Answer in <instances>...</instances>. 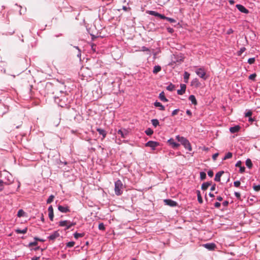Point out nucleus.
Segmentation results:
<instances>
[{
  "instance_id": "052dcab7",
  "label": "nucleus",
  "mask_w": 260,
  "mask_h": 260,
  "mask_svg": "<svg viewBox=\"0 0 260 260\" xmlns=\"http://www.w3.org/2000/svg\"><path fill=\"white\" fill-rule=\"evenodd\" d=\"M148 50H149V49L145 46H143L142 47V51H147Z\"/></svg>"
},
{
  "instance_id": "20e7f679",
  "label": "nucleus",
  "mask_w": 260,
  "mask_h": 260,
  "mask_svg": "<svg viewBox=\"0 0 260 260\" xmlns=\"http://www.w3.org/2000/svg\"><path fill=\"white\" fill-rule=\"evenodd\" d=\"M236 7L237 9L242 13L245 14H248L249 13V11L246 8H245L243 5L240 4H237L236 6Z\"/></svg>"
},
{
  "instance_id": "4c0bfd02",
  "label": "nucleus",
  "mask_w": 260,
  "mask_h": 260,
  "mask_svg": "<svg viewBox=\"0 0 260 260\" xmlns=\"http://www.w3.org/2000/svg\"><path fill=\"white\" fill-rule=\"evenodd\" d=\"M99 229L100 230H102V231H104L105 230V225L103 223H100L99 224Z\"/></svg>"
},
{
  "instance_id": "0e129e2a",
  "label": "nucleus",
  "mask_w": 260,
  "mask_h": 260,
  "mask_svg": "<svg viewBox=\"0 0 260 260\" xmlns=\"http://www.w3.org/2000/svg\"><path fill=\"white\" fill-rule=\"evenodd\" d=\"M222 198L221 197V196H218L217 197V200L218 201H221L222 200Z\"/></svg>"
},
{
  "instance_id": "e433bc0d",
  "label": "nucleus",
  "mask_w": 260,
  "mask_h": 260,
  "mask_svg": "<svg viewBox=\"0 0 260 260\" xmlns=\"http://www.w3.org/2000/svg\"><path fill=\"white\" fill-rule=\"evenodd\" d=\"M253 189L256 191H258L260 190V185H255V184L253 185Z\"/></svg>"
},
{
  "instance_id": "13d9d810",
  "label": "nucleus",
  "mask_w": 260,
  "mask_h": 260,
  "mask_svg": "<svg viewBox=\"0 0 260 260\" xmlns=\"http://www.w3.org/2000/svg\"><path fill=\"white\" fill-rule=\"evenodd\" d=\"M233 31H233V29L230 28L228 30L226 34L228 35H230V34H232L233 32Z\"/></svg>"
},
{
  "instance_id": "5701e85b",
  "label": "nucleus",
  "mask_w": 260,
  "mask_h": 260,
  "mask_svg": "<svg viewBox=\"0 0 260 260\" xmlns=\"http://www.w3.org/2000/svg\"><path fill=\"white\" fill-rule=\"evenodd\" d=\"M159 99L162 102H167L168 100L166 98L164 92H161L159 95Z\"/></svg>"
},
{
  "instance_id": "dca6fc26",
  "label": "nucleus",
  "mask_w": 260,
  "mask_h": 260,
  "mask_svg": "<svg viewBox=\"0 0 260 260\" xmlns=\"http://www.w3.org/2000/svg\"><path fill=\"white\" fill-rule=\"evenodd\" d=\"M70 224V221L69 220H63L60 221L59 222V225L60 226H66L68 227V225Z\"/></svg>"
},
{
  "instance_id": "de8ad7c7",
  "label": "nucleus",
  "mask_w": 260,
  "mask_h": 260,
  "mask_svg": "<svg viewBox=\"0 0 260 260\" xmlns=\"http://www.w3.org/2000/svg\"><path fill=\"white\" fill-rule=\"evenodd\" d=\"M234 194L235 196V197L238 199H240V198H241V194L239 192H235L234 193Z\"/></svg>"
},
{
  "instance_id": "a18cd8bd",
  "label": "nucleus",
  "mask_w": 260,
  "mask_h": 260,
  "mask_svg": "<svg viewBox=\"0 0 260 260\" xmlns=\"http://www.w3.org/2000/svg\"><path fill=\"white\" fill-rule=\"evenodd\" d=\"M118 134L120 135L121 136L122 138H124L125 137H124V132L122 130H121V129H120V130H119L118 131Z\"/></svg>"
},
{
  "instance_id": "9b49d317",
  "label": "nucleus",
  "mask_w": 260,
  "mask_h": 260,
  "mask_svg": "<svg viewBox=\"0 0 260 260\" xmlns=\"http://www.w3.org/2000/svg\"><path fill=\"white\" fill-rule=\"evenodd\" d=\"M241 164H242V162L241 160H238L236 165H235V166L236 167H239L240 169H239V172L241 173H243L245 172V168L244 167H242L241 166Z\"/></svg>"
},
{
  "instance_id": "2f4dec72",
  "label": "nucleus",
  "mask_w": 260,
  "mask_h": 260,
  "mask_svg": "<svg viewBox=\"0 0 260 260\" xmlns=\"http://www.w3.org/2000/svg\"><path fill=\"white\" fill-rule=\"evenodd\" d=\"M200 179L202 180H203L206 178V174L204 172H201L200 173Z\"/></svg>"
},
{
  "instance_id": "09e8293b",
  "label": "nucleus",
  "mask_w": 260,
  "mask_h": 260,
  "mask_svg": "<svg viewBox=\"0 0 260 260\" xmlns=\"http://www.w3.org/2000/svg\"><path fill=\"white\" fill-rule=\"evenodd\" d=\"M207 174H208V175L210 177H212L213 176V172L211 170H209L208 172H207Z\"/></svg>"
},
{
  "instance_id": "69168bd1",
  "label": "nucleus",
  "mask_w": 260,
  "mask_h": 260,
  "mask_svg": "<svg viewBox=\"0 0 260 260\" xmlns=\"http://www.w3.org/2000/svg\"><path fill=\"white\" fill-rule=\"evenodd\" d=\"M179 58H180V62L181 61H182L183 60V59L184 58V57L183 56V55L182 54H181L180 53V56H179Z\"/></svg>"
},
{
  "instance_id": "cd10ccee",
  "label": "nucleus",
  "mask_w": 260,
  "mask_h": 260,
  "mask_svg": "<svg viewBox=\"0 0 260 260\" xmlns=\"http://www.w3.org/2000/svg\"><path fill=\"white\" fill-rule=\"evenodd\" d=\"M151 122H152V125L155 127L157 126H158L159 123L158 120L156 119H153L151 120Z\"/></svg>"
},
{
  "instance_id": "7ed1b4c3",
  "label": "nucleus",
  "mask_w": 260,
  "mask_h": 260,
  "mask_svg": "<svg viewBox=\"0 0 260 260\" xmlns=\"http://www.w3.org/2000/svg\"><path fill=\"white\" fill-rule=\"evenodd\" d=\"M196 74L201 78L203 80L207 79V77L206 76V72L203 68H198L195 71Z\"/></svg>"
},
{
  "instance_id": "9d476101",
  "label": "nucleus",
  "mask_w": 260,
  "mask_h": 260,
  "mask_svg": "<svg viewBox=\"0 0 260 260\" xmlns=\"http://www.w3.org/2000/svg\"><path fill=\"white\" fill-rule=\"evenodd\" d=\"M191 85L194 87L198 88L201 85V83L197 78H194L191 82Z\"/></svg>"
},
{
  "instance_id": "412c9836",
  "label": "nucleus",
  "mask_w": 260,
  "mask_h": 260,
  "mask_svg": "<svg viewBox=\"0 0 260 260\" xmlns=\"http://www.w3.org/2000/svg\"><path fill=\"white\" fill-rule=\"evenodd\" d=\"M197 193L198 201L199 203H200V204L203 203V199H202V196H201V194L200 191V190H197Z\"/></svg>"
},
{
  "instance_id": "c03bdc74",
  "label": "nucleus",
  "mask_w": 260,
  "mask_h": 260,
  "mask_svg": "<svg viewBox=\"0 0 260 260\" xmlns=\"http://www.w3.org/2000/svg\"><path fill=\"white\" fill-rule=\"evenodd\" d=\"M76 225V222H71L70 221V224L67 227L66 230H68L71 228V226Z\"/></svg>"
},
{
  "instance_id": "6e6552de",
  "label": "nucleus",
  "mask_w": 260,
  "mask_h": 260,
  "mask_svg": "<svg viewBox=\"0 0 260 260\" xmlns=\"http://www.w3.org/2000/svg\"><path fill=\"white\" fill-rule=\"evenodd\" d=\"M203 246L209 250H213L215 249L216 245L214 243H211L205 244L203 245Z\"/></svg>"
},
{
  "instance_id": "a878e982",
  "label": "nucleus",
  "mask_w": 260,
  "mask_h": 260,
  "mask_svg": "<svg viewBox=\"0 0 260 260\" xmlns=\"http://www.w3.org/2000/svg\"><path fill=\"white\" fill-rule=\"evenodd\" d=\"M27 231V228H25L23 230H21L20 229H17L15 230V232L17 234H25Z\"/></svg>"
},
{
  "instance_id": "aec40b11",
  "label": "nucleus",
  "mask_w": 260,
  "mask_h": 260,
  "mask_svg": "<svg viewBox=\"0 0 260 260\" xmlns=\"http://www.w3.org/2000/svg\"><path fill=\"white\" fill-rule=\"evenodd\" d=\"M189 100L191 101V103L193 105H197V102L196 97L193 95H190L189 96Z\"/></svg>"
},
{
  "instance_id": "c85d7f7f",
  "label": "nucleus",
  "mask_w": 260,
  "mask_h": 260,
  "mask_svg": "<svg viewBox=\"0 0 260 260\" xmlns=\"http://www.w3.org/2000/svg\"><path fill=\"white\" fill-rule=\"evenodd\" d=\"M233 154L232 152H228L224 157L223 158V160H226L227 159L230 158L232 157Z\"/></svg>"
},
{
  "instance_id": "49530a36",
  "label": "nucleus",
  "mask_w": 260,
  "mask_h": 260,
  "mask_svg": "<svg viewBox=\"0 0 260 260\" xmlns=\"http://www.w3.org/2000/svg\"><path fill=\"white\" fill-rule=\"evenodd\" d=\"M166 20L169 21L171 23H173V22H176V20L175 19L167 17Z\"/></svg>"
},
{
  "instance_id": "338daca9",
  "label": "nucleus",
  "mask_w": 260,
  "mask_h": 260,
  "mask_svg": "<svg viewBox=\"0 0 260 260\" xmlns=\"http://www.w3.org/2000/svg\"><path fill=\"white\" fill-rule=\"evenodd\" d=\"M254 120V119L253 118H252V117H249L248 121L249 122H252Z\"/></svg>"
},
{
  "instance_id": "4be33fe9",
  "label": "nucleus",
  "mask_w": 260,
  "mask_h": 260,
  "mask_svg": "<svg viewBox=\"0 0 260 260\" xmlns=\"http://www.w3.org/2000/svg\"><path fill=\"white\" fill-rule=\"evenodd\" d=\"M190 76V74L187 72H185L184 73V81L185 83H187Z\"/></svg>"
},
{
  "instance_id": "f257e3e1",
  "label": "nucleus",
  "mask_w": 260,
  "mask_h": 260,
  "mask_svg": "<svg viewBox=\"0 0 260 260\" xmlns=\"http://www.w3.org/2000/svg\"><path fill=\"white\" fill-rule=\"evenodd\" d=\"M180 144L185 148L186 153L191 151V146L189 141L186 138L182 137H180Z\"/></svg>"
},
{
  "instance_id": "ddd939ff",
  "label": "nucleus",
  "mask_w": 260,
  "mask_h": 260,
  "mask_svg": "<svg viewBox=\"0 0 260 260\" xmlns=\"http://www.w3.org/2000/svg\"><path fill=\"white\" fill-rule=\"evenodd\" d=\"M48 212H49L48 215H49V217L51 221H53V217H54V213H53V208L52 206H50L48 208Z\"/></svg>"
},
{
  "instance_id": "58836bf2",
  "label": "nucleus",
  "mask_w": 260,
  "mask_h": 260,
  "mask_svg": "<svg viewBox=\"0 0 260 260\" xmlns=\"http://www.w3.org/2000/svg\"><path fill=\"white\" fill-rule=\"evenodd\" d=\"M75 243L73 241L69 242L67 243V246L68 247H72L75 245Z\"/></svg>"
},
{
  "instance_id": "a19ab883",
  "label": "nucleus",
  "mask_w": 260,
  "mask_h": 260,
  "mask_svg": "<svg viewBox=\"0 0 260 260\" xmlns=\"http://www.w3.org/2000/svg\"><path fill=\"white\" fill-rule=\"evenodd\" d=\"M24 212L22 210H19L17 213V216L18 217H21L24 214Z\"/></svg>"
},
{
  "instance_id": "bb28decb",
  "label": "nucleus",
  "mask_w": 260,
  "mask_h": 260,
  "mask_svg": "<svg viewBox=\"0 0 260 260\" xmlns=\"http://www.w3.org/2000/svg\"><path fill=\"white\" fill-rule=\"evenodd\" d=\"M161 70V67L159 66H155L154 67L153 73L154 74H157L158 72L160 71Z\"/></svg>"
},
{
  "instance_id": "473e14b6",
  "label": "nucleus",
  "mask_w": 260,
  "mask_h": 260,
  "mask_svg": "<svg viewBox=\"0 0 260 260\" xmlns=\"http://www.w3.org/2000/svg\"><path fill=\"white\" fill-rule=\"evenodd\" d=\"M54 199V196L53 195L50 196V197L47 200V203L50 204L51 202H53Z\"/></svg>"
},
{
  "instance_id": "39448f33",
  "label": "nucleus",
  "mask_w": 260,
  "mask_h": 260,
  "mask_svg": "<svg viewBox=\"0 0 260 260\" xmlns=\"http://www.w3.org/2000/svg\"><path fill=\"white\" fill-rule=\"evenodd\" d=\"M167 143L173 148H177L179 146V144L175 141L173 138L169 139Z\"/></svg>"
},
{
  "instance_id": "864d4df0",
  "label": "nucleus",
  "mask_w": 260,
  "mask_h": 260,
  "mask_svg": "<svg viewBox=\"0 0 260 260\" xmlns=\"http://www.w3.org/2000/svg\"><path fill=\"white\" fill-rule=\"evenodd\" d=\"M218 156V153H216L215 154H214L213 155H212V158L214 160H215L217 158V157Z\"/></svg>"
},
{
  "instance_id": "5fc2aeb1",
  "label": "nucleus",
  "mask_w": 260,
  "mask_h": 260,
  "mask_svg": "<svg viewBox=\"0 0 260 260\" xmlns=\"http://www.w3.org/2000/svg\"><path fill=\"white\" fill-rule=\"evenodd\" d=\"M158 17L162 19H166V18H167L166 16H165L164 15L160 14H159Z\"/></svg>"
},
{
  "instance_id": "a211bd4d",
  "label": "nucleus",
  "mask_w": 260,
  "mask_h": 260,
  "mask_svg": "<svg viewBox=\"0 0 260 260\" xmlns=\"http://www.w3.org/2000/svg\"><path fill=\"white\" fill-rule=\"evenodd\" d=\"M211 185V183L209 182H204L202 184L201 188L202 190H206L208 187Z\"/></svg>"
},
{
  "instance_id": "f3484780",
  "label": "nucleus",
  "mask_w": 260,
  "mask_h": 260,
  "mask_svg": "<svg viewBox=\"0 0 260 260\" xmlns=\"http://www.w3.org/2000/svg\"><path fill=\"white\" fill-rule=\"evenodd\" d=\"M97 131L99 132V133L100 135H102V136H103L102 139H104L106 137L107 133L104 129L99 128H97Z\"/></svg>"
},
{
  "instance_id": "774afa93",
  "label": "nucleus",
  "mask_w": 260,
  "mask_h": 260,
  "mask_svg": "<svg viewBox=\"0 0 260 260\" xmlns=\"http://www.w3.org/2000/svg\"><path fill=\"white\" fill-rule=\"evenodd\" d=\"M40 258L39 257H34L32 258V260H39V259Z\"/></svg>"
},
{
  "instance_id": "b1692460",
  "label": "nucleus",
  "mask_w": 260,
  "mask_h": 260,
  "mask_svg": "<svg viewBox=\"0 0 260 260\" xmlns=\"http://www.w3.org/2000/svg\"><path fill=\"white\" fill-rule=\"evenodd\" d=\"M154 106L156 107H159V109L160 110H164L165 107L164 106L159 102H156L154 104Z\"/></svg>"
},
{
  "instance_id": "f8f14e48",
  "label": "nucleus",
  "mask_w": 260,
  "mask_h": 260,
  "mask_svg": "<svg viewBox=\"0 0 260 260\" xmlns=\"http://www.w3.org/2000/svg\"><path fill=\"white\" fill-rule=\"evenodd\" d=\"M58 209L59 211L62 213H67L70 212L69 208L68 206L63 207L61 205H59L58 206Z\"/></svg>"
},
{
  "instance_id": "0eeeda50",
  "label": "nucleus",
  "mask_w": 260,
  "mask_h": 260,
  "mask_svg": "<svg viewBox=\"0 0 260 260\" xmlns=\"http://www.w3.org/2000/svg\"><path fill=\"white\" fill-rule=\"evenodd\" d=\"M60 234L58 231L54 232L52 234L48 237L49 240L54 241L57 238L59 237Z\"/></svg>"
},
{
  "instance_id": "423d86ee",
  "label": "nucleus",
  "mask_w": 260,
  "mask_h": 260,
  "mask_svg": "<svg viewBox=\"0 0 260 260\" xmlns=\"http://www.w3.org/2000/svg\"><path fill=\"white\" fill-rule=\"evenodd\" d=\"M164 202L166 205L170 206L171 207H175L177 205V202L170 199L165 200Z\"/></svg>"
},
{
  "instance_id": "680f3d73",
  "label": "nucleus",
  "mask_w": 260,
  "mask_h": 260,
  "mask_svg": "<svg viewBox=\"0 0 260 260\" xmlns=\"http://www.w3.org/2000/svg\"><path fill=\"white\" fill-rule=\"evenodd\" d=\"M215 188H216V184H213V185L211 186V189H211V191H213V190H214L215 189Z\"/></svg>"
},
{
  "instance_id": "4468645a",
  "label": "nucleus",
  "mask_w": 260,
  "mask_h": 260,
  "mask_svg": "<svg viewBox=\"0 0 260 260\" xmlns=\"http://www.w3.org/2000/svg\"><path fill=\"white\" fill-rule=\"evenodd\" d=\"M240 129V126L239 125H235L233 127H231L230 128V131L231 133L234 134L239 132Z\"/></svg>"
},
{
  "instance_id": "c756f323",
  "label": "nucleus",
  "mask_w": 260,
  "mask_h": 260,
  "mask_svg": "<svg viewBox=\"0 0 260 260\" xmlns=\"http://www.w3.org/2000/svg\"><path fill=\"white\" fill-rule=\"evenodd\" d=\"M74 237L75 239H78L79 237H83L84 236V233H75L74 234Z\"/></svg>"
},
{
  "instance_id": "ea45409f",
  "label": "nucleus",
  "mask_w": 260,
  "mask_h": 260,
  "mask_svg": "<svg viewBox=\"0 0 260 260\" xmlns=\"http://www.w3.org/2000/svg\"><path fill=\"white\" fill-rule=\"evenodd\" d=\"M255 60V59L254 57L250 58L248 59V63L250 64H253Z\"/></svg>"
},
{
  "instance_id": "bf43d9fd",
  "label": "nucleus",
  "mask_w": 260,
  "mask_h": 260,
  "mask_svg": "<svg viewBox=\"0 0 260 260\" xmlns=\"http://www.w3.org/2000/svg\"><path fill=\"white\" fill-rule=\"evenodd\" d=\"M222 205L224 206H227L229 205V202L227 201H225L222 203Z\"/></svg>"
},
{
  "instance_id": "3c124183",
  "label": "nucleus",
  "mask_w": 260,
  "mask_h": 260,
  "mask_svg": "<svg viewBox=\"0 0 260 260\" xmlns=\"http://www.w3.org/2000/svg\"><path fill=\"white\" fill-rule=\"evenodd\" d=\"M122 9L125 11H129L131 10L130 7H127L126 6H123Z\"/></svg>"
},
{
  "instance_id": "6e6d98bb",
  "label": "nucleus",
  "mask_w": 260,
  "mask_h": 260,
  "mask_svg": "<svg viewBox=\"0 0 260 260\" xmlns=\"http://www.w3.org/2000/svg\"><path fill=\"white\" fill-rule=\"evenodd\" d=\"M178 111H179L178 109H176V110H174L172 113V116L177 114Z\"/></svg>"
},
{
  "instance_id": "7c9ffc66",
  "label": "nucleus",
  "mask_w": 260,
  "mask_h": 260,
  "mask_svg": "<svg viewBox=\"0 0 260 260\" xmlns=\"http://www.w3.org/2000/svg\"><path fill=\"white\" fill-rule=\"evenodd\" d=\"M145 133L147 135L150 136L153 133V131L150 128H148L145 131Z\"/></svg>"
},
{
  "instance_id": "1a4fd4ad",
  "label": "nucleus",
  "mask_w": 260,
  "mask_h": 260,
  "mask_svg": "<svg viewBox=\"0 0 260 260\" xmlns=\"http://www.w3.org/2000/svg\"><path fill=\"white\" fill-rule=\"evenodd\" d=\"M158 145V143L152 141H149L146 144V146L150 147L153 149H154Z\"/></svg>"
},
{
  "instance_id": "79ce46f5",
  "label": "nucleus",
  "mask_w": 260,
  "mask_h": 260,
  "mask_svg": "<svg viewBox=\"0 0 260 260\" xmlns=\"http://www.w3.org/2000/svg\"><path fill=\"white\" fill-rule=\"evenodd\" d=\"M256 76V74H251L249 76V79L250 80H255V78Z\"/></svg>"
},
{
  "instance_id": "603ef678",
  "label": "nucleus",
  "mask_w": 260,
  "mask_h": 260,
  "mask_svg": "<svg viewBox=\"0 0 260 260\" xmlns=\"http://www.w3.org/2000/svg\"><path fill=\"white\" fill-rule=\"evenodd\" d=\"M221 204L219 202H216L214 204V207L216 208H219L220 207Z\"/></svg>"
},
{
  "instance_id": "2eb2a0df",
  "label": "nucleus",
  "mask_w": 260,
  "mask_h": 260,
  "mask_svg": "<svg viewBox=\"0 0 260 260\" xmlns=\"http://www.w3.org/2000/svg\"><path fill=\"white\" fill-rule=\"evenodd\" d=\"M223 171H219L215 175L214 180L217 182H219L220 181V177L221 175L223 174Z\"/></svg>"
},
{
  "instance_id": "f03ea898",
  "label": "nucleus",
  "mask_w": 260,
  "mask_h": 260,
  "mask_svg": "<svg viewBox=\"0 0 260 260\" xmlns=\"http://www.w3.org/2000/svg\"><path fill=\"white\" fill-rule=\"evenodd\" d=\"M123 184L122 182L118 180L115 182L114 190L117 196H120L122 193Z\"/></svg>"
},
{
  "instance_id": "37998d69",
  "label": "nucleus",
  "mask_w": 260,
  "mask_h": 260,
  "mask_svg": "<svg viewBox=\"0 0 260 260\" xmlns=\"http://www.w3.org/2000/svg\"><path fill=\"white\" fill-rule=\"evenodd\" d=\"M234 185L235 187H239L240 185V181H236L234 182Z\"/></svg>"
},
{
  "instance_id": "6ab92c4d",
  "label": "nucleus",
  "mask_w": 260,
  "mask_h": 260,
  "mask_svg": "<svg viewBox=\"0 0 260 260\" xmlns=\"http://www.w3.org/2000/svg\"><path fill=\"white\" fill-rule=\"evenodd\" d=\"M180 95H181L185 92L186 86L184 84H180Z\"/></svg>"
},
{
  "instance_id": "72a5a7b5",
  "label": "nucleus",
  "mask_w": 260,
  "mask_h": 260,
  "mask_svg": "<svg viewBox=\"0 0 260 260\" xmlns=\"http://www.w3.org/2000/svg\"><path fill=\"white\" fill-rule=\"evenodd\" d=\"M148 13L150 15H153V16H156V17H158V15L159 13L155 12V11H148Z\"/></svg>"
},
{
  "instance_id": "f704fd0d",
  "label": "nucleus",
  "mask_w": 260,
  "mask_h": 260,
  "mask_svg": "<svg viewBox=\"0 0 260 260\" xmlns=\"http://www.w3.org/2000/svg\"><path fill=\"white\" fill-rule=\"evenodd\" d=\"M246 48L245 47H242L240 48V50L238 51L237 54L239 56L241 55V54L245 51Z\"/></svg>"
},
{
  "instance_id": "8fccbe9b",
  "label": "nucleus",
  "mask_w": 260,
  "mask_h": 260,
  "mask_svg": "<svg viewBox=\"0 0 260 260\" xmlns=\"http://www.w3.org/2000/svg\"><path fill=\"white\" fill-rule=\"evenodd\" d=\"M252 115V112L251 111H248L247 112L245 113V117H250Z\"/></svg>"
},
{
  "instance_id": "393cba45",
  "label": "nucleus",
  "mask_w": 260,
  "mask_h": 260,
  "mask_svg": "<svg viewBox=\"0 0 260 260\" xmlns=\"http://www.w3.org/2000/svg\"><path fill=\"white\" fill-rule=\"evenodd\" d=\"M245 164H246V166L249 169H251L252 168V163L251 162V160L249 158H248V159H246Z\"/></svg>"
},
{
  "instance_id": "c9c22d12",
  "label": "nucleus",
  "mask_w": 260,
  "mask_h": 260,
  "mask_svg": "<svg viewBox=\"0 0 260 260\" xmlns=\"http://www.w3.org/2000/svg\"><path fill=\"white\" fill-rule=\"evenodd\" d=\"M167 89L169 91H173L175 89V86L172 84H170L167 86Z\"/></svg>"
},
{
  "instance_id": "4d7b16f0",
  "label": "nucleus",
  "mask_w": 260,
  "mask_h": 260,
  "mask_svg": "<svg viewBox=\"0 0 260 260\" xmlns=\"http://www.w3.org/2000/svg\"><path fill=\"white\" fill-rule=\"evenodd\" d=\"M60 118H58L56 122H54V124H55V126H57L58 125V124H59L60 123Z\"/></svg>"
},
{
  "instance_id": "e2e57ef3",
  "label": "nucleus",
  "mask_w": 260,
  "mask_h": 260,
  "mask_svg": "<svg viewBox=\"0 0 260 260\" xmlns=\"http://www.w3.org/2000/svg\"><path fill=\"white\" fill-rule=\"evenodd\" d=\"M186 114L189 116H191L192 114L191 112L189 110H187Z\"/></svg>"
}]
</instances>
